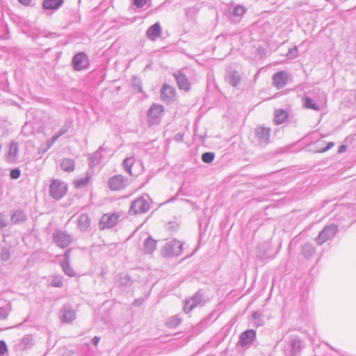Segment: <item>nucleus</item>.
<instances>
[{"label":"nucleus","mask_w":356,"mask_h":356,"mask_svg":"<svg viewBox=\"0 0 356 356\" xmlns=\"http://www.w3.org/2000/svg\"><path fill=\"white\" fill-rule=\"evenodd\" d=\"M149 200V197L147 194L138 197L131 202L129 207V213L137 215L147 212L150 209Z\"/></svg>","instance_id":"obj_1"},{"label":"nucleus","mask_w":356,"mask_h":356,"mask_svg":"<svg viewBox=\"0 0 356 356\" xmlns=\"http://www.w3.org/2000/svg\"><path fill=\"white\" fill-rule=\"evenodd\" d=\"M304 348V343L298 337L289 338L287 345L284 349L285 356H298Z\"/></svg>","instance_id":"obj_2"},{"label":"nucleus","mask_w":356,"mask_h":356,"mask_svg":"<svg viewBox=\"0 0 356 356\" xmlns=\"http://www.w3.org/2000/svg\"><path fill=\"white\" fill-rule=\"evenodd\" d=\"M183 250V244L177 240H172L166 243L162 250L161 254L164 257L179 256Z\"/></svg>","instance_id":"obj_3"},{"label":"nucleus","mask_w":356,"mask_h":356,"mask_svg":"<svg viewBox=\"0 0 356 356\" xmlns=\"http://www.w3.org/2000/svg\"><path fill=\"white\" fill-rule=\"evenodd\" d=\"M164 108L159 104H152L147 111V122L149 126L157 124L160 122L163 114Z\"/></svg>","instance_id":"obj_4"},{"label":"nucleus","mask_w":356,"mask_h":356,"mask_svg":"<svg viewBox=\"0 0 356 356\" xmlns=\"http://www.w3.org/2000/svg\"><path fill=\"white\" fill-rule=\"evenodd\" d=\"M338 232V226L335 224H331L325 226L316 237L315 241L319 245H323L326 241L332 239Z\"/></svg>","instance_id":"obj_5"},{"label":"nucleus","mask_w":356,"mask_h":356,"mask_svg":"<svg viewBox=\"0 0 356 356\" xmlns=\"http://www.w3.org/2000/svg\"><path fill=\"white\" fill-rule=\"evenodd\" d=\"M67 191L66 183L54 179L49 186V195L55 200H60Z\"/></svg>","instance_id":"obj_6"},{"label":"nucleus","mask_w":356,"mask_h":356,"mask_svg":"<svg viewBox=\"0 0 356 356\" xmlns=\"http://www.w3.org/2000/svg\"><path fill=\"white\" fill-rule=\"evenodd\" d=\"M53 241L60 248H65L72 242V236L61 230H56L53 234Z\"/></svg>","instance_id":"obj_7"},{"label":"nucleus","mask_w":356,"mask_h":356,"mask_svg":"<svg viewBox=\"0 0 356 356\" xmlns=\"http://www.w3.org/2000/svg\"><path fill=\"white\" fill-rule=\"evenodd\" d=\"M120 216L115 213L104 214L99 221L100 229H109L114 227L119 219Z\"/></svg>","instance_id":"obj_8"},{"label":"nucleus","mask_w":356,"mask_h":356,"mask_svg":"<svg viewBox=\"0 0 356 356\" xmlns=\"http://www.w3.org/2000/svg\"><path fill=\"white\" fill-rule=\"evenodd\" d=\"M127 179L122 175H114L109 178L108 185L111 191H120L125 188L127 184Z\"/></svg>","instance_id":"obj_9"},{"label":"nucleus","mask_w":356,"mask_h":356,"mask_svg":"<svg viewBox=\"0 0 356 356\" xmlns=\"http://www.w3.org/2000/svg\"><path fill=\"white\" fill-rule=\"evenodd\" d=\"M72 63L74 69L77 71L83 70L89 65L88 56L83 52H79L75 54L72 58Z\"/></svg>","instance_id":"obj_10"},{"label":"nucleus","mask_w":356,"mask_h":356,"mask_svg":"<svg viewBox=\"0 0 356 356\" xmlns=\"http://www.w3.org/2000/svg\"><path fill=\"white\" fill-rule=\"evenodd\" d=\"M289 74L285 71L275 73L272 77L273 85L278 90L284 88L289 82Z\"/></svg>","instance_id":"obj_11"},{"label":"nucleus","mask_w":356,"mask_h":356,"mask_svg":"<svg viewBox=\"0 0 356 356\" xmlns=\"http://www.w3.org/2000/svg\"><path fill=\"white\" fill-rule=\"evenodd\" d=\"M204 294L202 291H198L189 300L185 301L184 310L186 313L190 312L194 307L200 305L203 300Z\"/></svg>","instance_id":"obj_12"},{"label":"nucleus","mask_w":356,"mask_h":356,"mask_svg":"<svg viewBox=\"0 0 356 356\" xmlns=\"http://www.w3.org/2000/svg\"><path fill=\"white\" fill-rule=\"evenodd\" d=\"M255 137L261 145H266L269 141L270 136V129L259 127L255 129Z\"/></svg>","instance_id":"obj_13"},{"label":"nucleus","mask_w":356,"mask_h":356,"mask_svg":"<svg viewBox=\"0 0 356 356\" xmlns=\"http://www.w3.org/2000/svg\"><path fill=\"white\" fill-rule=\"evenodd\" d=\"M175 95V89L167 83H164L161 89V99L163 102L169 104L174 100Z\"/></svg>","instance_id":"obj_14"},{"label":"nucleus","mask_w":356,"mask_h":356,"mask_svg":"<svg viewBox=\"0 0 356 356\" xmlns=\"http://www.w3.org/2000/svg\"><path fill=\"white\" fill-rule=\"evenodd\" d=\"M161 33L162 29L160 23L156 22L147 29L145 35L149 40L155 41L158 38L161 36Z\"/></svg>","instance_id":"obj_15"},{"label":"nucleus","mask_w":356,"mask_h":356,"mask_svg":"<svg viewBox=\"0 0 356 356\" xmlns=\"http://www.w3.org/2000/svg\"><path fill=\"white\" fill-rule=\"evenodd\" d=\"M26 220L27 216L23 210L16 209L10 211V221L13 224H22Z\"/></svg>","instance_id":"obj_16"},{"label":"nucleus","mask_w":356,"mask_h":356,"mask_svg":"<svg viewBox=\"0 0 356 356\" xmlns=\"http://www.w3.org/2000/svg\"><path fill=\"white\" fill-rule=\"evenodd\" d=\"M60 313V320L63 323H68L75 319V312L70 306L65 305Z\"/></svg>","instance_id":"obj_17"},{"label":"nucleus","mask_w":356,"mask_h":356,"mask_svg":"<svg viewBox=\"0 0 356 356\" xmlns=\"http://www.w3.org/2000/svg\"><path fill=\"white\" fill-rule=\"evenodd\" d=\"M18 144L15 141H12L8 145V151L6 154V161L10 163H15L17 161L18 154Z\"/></svg>","instance_id":"obj_18"},{"label":"nucleus","mask_w":356,"mask_h":356,"mask_svg":"<svg viewBox=\"0 0 356 356\" xmlns=\"http://www.w3.org/2000/svg\"><path fill=\"white\" fill-rule=\"evenodd\" d=\"M256 337V333L252 330H248L242 332L240 335V344L241 346H245L250 344Z\"/></svg>","instance_id":"obj_19"},{"label":"nucleus","mask_w":356,"mask_h":356,"mask_svg":"<svg viewBox=\"0 0 356 356\" xmlns=\"http://www.w3.org/2000/svg\"><path fill=\"white\" fill-rule=\"evenodd\" d=\"M227 81L233 87L239 86L241 81V77L236 70H228L226 74Z\"/></svg>","instance_id":"obj_20"},{"label":"nucleus","mask_w":356,"mask_h":356,"mask_svg":"<svg viewBox=\"0 0 356 356\" xmlns=\"http://www.w3.org/2000/svg\"><path fill=\"white\" fill-rule=\"evenodd\" d=\"M115 283L118 286L128 288L132 285L133 281L129 275L120 273L116 276Z\"/></svg>","instance_id":"obj_21"},{"label":"nucleus","mask_w":356,"mask_h":356,"mask_svg":"<svg viewBox=\"0 0 356 356\" xmlns=\"http://www.w3.org/2000/svg\"><path fill=\"white\" fill-rule=\"evenodd\" d=\"M174 76L176 79L177 83L179 89L188 90L190 88V83L186 75H184L181 72H178L174 74Z\"/></svg>","instance_id":"obj_22"},{"label":"nucleus","mask_w":356,"mask_h":356,"mask_svg":"<svg viewBox=\"0 0 356 356\" xmlns=\"http://www.w3.org/2000/svg\"><path fill=\"white\" fill-rule=\"evenodd\" d=\"M72 124V120H66L62 127L60 129V130L57 133H56L54 136L51 138V141L49 146L54 143L61 136L66 134L69 129L71 127Z\"/></svg>","instance_id":"obj_23"},{"label":"nucleus","mask_w":356,"mask_h":356,"mask_svg":"<svg viewBox=\"0 0 356 356\" xmlns=\"http://www.w3.org/2000/svg\"><path fill=\"white\" fill-rule=\"evenodd\" d=\"M33 345V337L30 334L25 335L22 340L17 344L18 350L24 351L30 348Z\"/></svg>","instance_id":"obj_24"},{"label":"nucleus","mask_w":356,"mask_h":356,"mask_svg":"<svg viewBox=\"0 0 356 356\" xmlns=\"http://www.w3.org/2000/svg\"><path fill=\"white\" fill-rule=\"evenodd\" d=\"M64 3V0H44L42 7L44 10H55L58 9Z\"/></svg>","instance_id":"obj_25"},{"label":"nucleus","mask_w":356,"mask_h":356,"mask_svg":"<svg viewBox=\"0 0 356 356\" xmlns=\"http://www.w3.org/2000/svg\"><path fill=\"white\" fill-rule=\"evenodd\" d=\"M289 117L288 112L284 109H277L274 112V120L275 124H280L284 122Z\"/></svg>","instance_id":"obj_26"},{"label":"nucleus","mask_w":356,"mask_h":356,"mask_svg":"<svg viewBox=\"0 0 356 356\" xmlns=\"http://www.w3.org/2000/svg\"><path fill=\"white\" fill-rule=\"evenodd\" d=\"M156 247V241L152 237H148L143 244V251L145 254H152Z\"/></svg>","instance_id":"obj_27"},{"label":"nucleus","mask_w":356,"mask_h":356,"mask_svg":"<svg viewBox=\"0 0 356 356\" xmlns=\"http://www.w3.org/2000/svg\"><path fill=\"white\" fill-rule=\"evenodd\" d=\"M90 225V218L86 213H81L78 219V227L81 231H86Z\"/></svg>","instance_id":"obj_28"},{"label":"nucleus","mask_w":356,"mask_h":356,"mask_svg":"<svg viewBox=\"0 0 356 356\" xmlns=\"http://www.w3.org/2000/svg\"><path fill=\"white\" fill-rule=\"evenodd\" d=\"M103 150H104V148L103 147H100L97 151L89 156L90 163L92 165H97L100 163L102 159L101 152Z\"/></svg>","instance_id":"obj_29"},{"label":"nucleus","mask_w":356,"mask_h":356,"mask_svg":"<svg viewBox=\"0 0 356 356\" xmlns=\"http://www.w3.org/2000/svg\"><path fill=\"white\" fill-rule=\"evenodd\" d=\"M60 168L66 172H72L74 170V162L70 159H64L60 161Z\"/></svg>","instance_id":"obj_30"},{"label":"nucleus","mask_w":356,"mask_h":356,"mask_svg":"<svg viewBox=\"0 0 356 356\" xmlns=\"http://www.w3.org/2000/svg\"><path fill=\"white\" fill-rule=\"evenodd\" d=\"M315 248L310 243H305L302 247V254L305 258H310L315 253Z\"/></svg>","instance_id":"obj_31"},{"label":"nucleus","mask_w":356,"mask_h":356,"mask_svg":"<svg viewBox=\"0 0 356 356\" xmlns=\"http://www.w3.org/2000/svg\"><path fill=\"white\" fill-rule=\"evenodd\" d=\"M303 104L306 108L312 109L314 111L320 110V107L316 104L314 99L309 97H305L303 99Z\"/></svg>","instance_id":"obj_32"},{"label":"nucleus","mask_w":356,"mask_h":356,"mask_svg":"<svg viewBox=\"0 0 356 356\" xmlns=\"http://www.w3.org/2000/svg\"><path fill=\"white\" fill-rule=\"evenodd\" d=\"M252 320L253 321V324L257 327L261 326L264 324L262 314L259 311H255L252 313Z\"/></svg>","instance_id":"obj_33"},{"label":"nucleus","mask_w":356,"mask_h":356,"mask_svg":"<svg viewBox=\"0 0 356 356\" xmlns=\"http://www.w3.org/2000/svg\"><path fill=\"white\" fill-rule=\"evenodd\" d=\"M60 266L64 273L69 277H74L75 273L68 261H61Z\"/></svg>","instance_id":"obj_34"},{"label":"nucleus","mask_w":356,"mask_h":356,"mask_svg":"<svg viewBox=\"0 0 356 356\" xmlns=\"http://www.w3.org/2000/svg\"><path fill=\"white\" fill-rule=\"evenodd\" d=\"M134 163V157H127L124 159L122 165L125 170V171L129 175H132L131 173V167Z\"/></svg>","instance_id":"obj_35"},{"label":"nucleus","mask_w":356,"mask_h":356,"mask_svg":"<svg viewBox=\"0 0 356 356\" xmlns=\"http://www.w3.org/2000/svg\"><path fill=\"white\" fill-rule=\"evenodd\" d=\"M180 323L181 318L178 316H172L166 322V325L169 327H176Z\"/></svg>","instance_id":"obj_36"},{"label":"nucleus","mask_w":356,"mask_h":356,"mask_svg":"<svg viewBox=\"0 0 356 356\" xmlns=\"http://www.w3.org/2000/svg\"><path fill=\"white\" fill-rule=\"evenodd\" d=\"M245 12V8L241 6H236L233 8L232 15L236 17H241Z\"/></svg>","instance_id":"obj_37"},{"label":"nucleus","mask_w":356,"mask_h":356,"mask_svg":"<svg viewBox=\"0 0 356 356\" xmlns=\"http://www.w3.org/2000/svg\"><path fill=\"white\" fill-rule=\"evenodd\" d=\"M215 155L212 152H205L202 155V160L205 163H210L214 159Z\"/></svg>","instance_id":"obj_38"},{"label":"nucleus","mask_w":356,"mask_h":356,"mask_svg":"<svg viewBox=\"0 0 356 356\" xmlns=\"http://www.w3.org/2000/svg\"><path fill=\"white\" fill-rule=\"evenodd\" d=\"M9 224L7 215L1 212L0 213V229L7 227Z\"/></svg>","instance_id":"obj_39"},{"label":"nucleus","mask_w":356,"mask_h":356,"mask_svg":"<svg viewBox=\"0 0 356 356\" xmlns=\"http://www.w3.org/2000/svg\"><path fill=\"white\" fill-rule=\"evenodd\" d=\"M89 177L87 176L86 177L79 179L74 181V184L76 188H81L84 186L89 181Z\"/></svg>","instance_id":"obj_40"},{"label":"nucleus","mask_w":356,"mask_h":356,"mask_svg":"<svg viewBox=\"0 0 356 356\" xmlns=\"http://www.w3.org/2000/svg\"><path fill=\"white\" fill-rule=\"evenodd\" d=\"M10 253L9 249L3 248L1 252V259L3 261H6L10 259Z\"/></svg>","instance_id":"obj_41"},{"label":"nucleus","mask_w":356,"mask_h":356,"mask_svg":"<svg viewBox=\"0 0 356 356\" xmlns=\"http://www.w3.org/2000/svg\"><path fill=\"white\" fill-rule=\"evenodd\" d=\"M51 285L56 287L63 286V278L60 276H56L51 281Z\"/></svg>","instance_id":"obj_42"},{"label":"nucleus","mask_w":356,"mask_h":356,"mask_svg":"<svg viewBox=\"0 0 356 356\" xmlns=\"http://www.w3.org/2000/svg\"><path fill=\"white\" fill-rule=\"evenodd\" d=\"M133 86L138 90V92H143V88L141 83L139 79H137L136 78H134L133 79Z\"/></svg>","instance_id":"obj_43"},{"label":"nucleus","mask_w":356,"mask_h":356,"mask_svg":"<svg viewBox=\"0 0 356 356\" xmlns=\"http://www.w3.org/2000/svg\"><path fill=\"white\" fill-rule=\"evenodd\" d=\"M21 172L19 169H13L10 171V176L12 179H17L20 177Z\"/></svg>","instance_id":"obj_44"},{"label":"nucleus","mask_w":356,"mask_h":356,"mask_svg":"<svg viewBox=\"0 0 356 356\" xmlns=\"http://www.w3.org/2000/svg\"><path fill=\"white\" fill-rule=\"evenodd\" d=\"M149 0H133L134 4L138 8H143Z\"/></svg>","instance_id":"obj_45"},{"label":"nucleus","mask_w":356,"mask_h":356,"mask_svg":"<svg viewBox=\"0 0 356 356\" xmlns=\"http://www.w3.org/2000/svg\"><path fill=\"white\" fill-rule=\"evenodd\" d=\"M7 351V346L4 341H0V356H3Z\"/></svg>","instance_id":"obj_46"},{"label":"nucleus","mask_w":356,"mask_h":356,"mask_svg":"<svg viewBox=\"0 0 356 356\" xmlns=\"http://www.w3.org/2000/svg\"><path fill=\"white\" fill-rule=\"evenodd\" d=\"M8 315V310L4 307H0V319L4 320Z\"/></svg>","instance_id":"obj_47"},{"label":"nucleus","mask_w":356,"mask_h":356,"mask_svg":"<svg viewBox=\"0 0 356 356\" xmlns=\"http://www.w3.org/2000/svg\"><path fill=\"white\" fill-rule=\"evenodd\" d=\"M298 54V48L297 47H295L293 48L289 49L287 55L290 56L291 57L295 58L297 56Z\"/></svg>","instance_id":"obj_48"},{"label":"nucleus","mask_w":356,"mask_h":356,"mask_svg":"<svg viewBox=\"0 0 356 356\" xmlns=\"http://www.w3.org/2000/svg\"><path fill=\"white\" fill-rule=\"evenodd\" d=\"M334 146V142H329L326 146V147L319 150L318 152H327V150L330 149L332 147H333Z\"/></svg>","instance_id":"obj_49"},{"label":"nucleus","mask_w":356,"mask_h":356,"mask_svg":"<svg viewBox=\"0 0 356 356\" xmlns=\"http://www.w3.org/2000/svg\"><path fill=\"white\" fill-rule=\"evenodd\" d=\"M71 250H72V249H68V250H67L65 251V252L64 254L65 259L63 261H68V262H70V252H71Z\"/></svg>","instance_id":"obj_50"},{"label":"nucleus","mask_w":356,"mask_h":356,"mask_svg":"<svg viewBox=\"0 0 356 356\" xmlns=\"http://www.w3.org/2000/svg\"><path fill=\"white\" fill-rule=\"evenodd\" d=\"M99 340H100V338H99V337L95 336V337H94L92 338V343H93L95 346H97V344H98V343H99Z\"/></svg>","instance_id":"obj_51"},{"label":"nucleus","mask_w":356,"mask_h":356,"mask_svg":"<svg viewBox=\"0 0 356 356\" xmlns=\"http://www.w3.org/2000/svg\"><path fill=\"white\" fill-rule=\"evenodd\" d=\"M346 145H342L339 147L338 152L339 153H343L346 150Z\"/></svg>","instance_id":"obj_52"},{"label":"nucleus","mask_w":356,"mask_h":356,"mask_svg":"<svg viewBox=\"0 0 356 356\" xmlns=\"http://www.w3.org/2000/svg\"><path fill=\"white\" fill-rule=\"evenodd\" d=\"M22 4L28 6L31 3V0H18Z\"/></svg>","instance_id":"obj_53"},{"label":"nucleus","mask_w":356,"mask_h":356,"mask_svg":"<svg viewBox=\"0 0 356 356\" xmlns=\"http://www.w3.org/2000/svg\"><path fill=\"white\" fill-rule=\"evenodd\" d=\"M141 303H142V300L140 299L135 300L134 302V305L135 306H140Z\"/></svg>","instance_id":"obj_54"}]
</instances>
